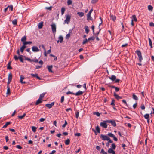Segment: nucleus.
Instances as JSON below:
<instances>
[{"mask_svg":"<svg viewBox=\"0 0 154 154\" xmlns=\"http://www.w3.org/2000/svg\"><path fill=\"white\" fill-rule=\"evenodd\" d=\"M23 56L22 55H20V56L17 57L16 55H14V57L15 60L17 61L19 59L21 62H23Z\"/></svg>","mask_w":154,"mask_h":154,"instance_id":"nucleus-1","label":"nucleus"},{"mask_svg":"<svg viewBox=\"0 0 154 154\" xmlns=\"http://www.w3.org/2000/svg\"><path fill=\"white\" fill-rule=\"evenodd\" d=\"M136 52L138 57L139 62L140 63L141 62L142 60H143V57L142 56L140 50L137 51Z\"/></svg>","mask_w":154,"mask_h":154,"instance_id":"nucleus-2","label":"nucleus"},{"mask_svg":"<svg viewBox=\"0 0 154 154\" xmlns=\"http://www.w3.org/2000/svg\"><path fill=\"white\" fill-rule=\"evenodd\" d=\"M71 17V16L69 15H67L66 16V19L64 22V24L66 23L67 24H69Z\"/></svg>","mask_w":154,"mask_h":154,"instance_id":"nucleus-3","label":"nucleus"},{"mask_svg":"<svg viewBox=\"0 0 154 154\" xmlns=\"http://www.w3.org/2000/svg\"><path fill=\"white\" fill-rule=\"evenodd\" d=\"M52 32L54 35L56 32V27L55 24L53 23L51 25Z\"/></svg>","mask_w":154,"mask_h":154,"instance_id":"nucleus-4","label":"nucleus"},{"mask_svg":"<svg viewBox=\"0 0 154 154\" xmlns=\"http://www.w3.org/2000/svg\"><path fill=\"white\" fill-rule=\"evenodd\" d=\"M100 137L104 140H107L109 139V137H108L107 136L103 135L102 134L100 135Z\"/></svg>","mask_w":154,"mask_h":154,"instance_id":"nucleus-5","label":"nucleus"},{"mask_svg":"<svg viewBox=\"0 0 154 154\" xmlns=\"http://www.w3.org/2000/svg\"><path fill=\"white\" fill-rule=\"evenodd\" d=\"M100 125L104 128H106L107 127V125L105 121H103L100 123Z\"/></svg>","mask_w":154,"mask_h":154,"instance_id":"nucleus-6","label":"nucleus"},{"mask_svg":"<svg viewBox=\"0 0 154 154\" xmlns=\"http://www.w3.org/2000/svg\"><path fill=\"white\" fill-rule=\"evenodd\" d=\"M32 50L34 52H37L39 51V50L37 47L33 46L32 47Z\"/></svg>","mask_w":154,"mask_h":154,"instance_id":"nucleus-7","label":"nucleus"},{"mask_svg":"<svg viewBox=\"0 0 154 154\" xmlns=\"http://www.w3.org/2000/svg\"><path fill=\"white\" fill-rule=\"evenodd\" d=\"M54 102H53L51 104H47L45 105V106L47 107L49 109H50L52 107V106L54 105Z\"/></svg>","mask_w":154,"mask_h":154,"instance_id":"nucleus-8","label":"nucleus"},{"mask_svg":"<svg viewBox=\"0 0 154 154\" xmlns=\"http://www.w3.org/2000/svg\"><path fill=\"white\" fill-rule=\"evenodd\" d=\"M25 78L23 75H21L20 77V82L22 84H25L26 82L23 81V80Z\"/></svg>","mask_w":154,"mask_h":154,"instance_id":"nucleus-9","label":"nucleus"},{"mask_svg":"<svg viewBox=\"0 0 154 154\" xmlns=\"http://www.w3.org/2000/svg\"><path fill=\"white\" fill-rule=\"evenodd\" d=\"M83 93V92L80 91H79L78 92H76V93H74V95L77 96H78L82 95Z\"/></svg>","mask_w":154,"mask_h":154,"instance_id":"nucleus-10","label":"nucleus"},{"mask_svg":"<svg viewBox=\"0 0 154 154\" xmlns=\"http://www.w3.org/2000/svg\"><path fill=\"white\" fill-rule=\"evenodd\" d=\"M52 67L53 66L52 65L47 66L49 72H51V73L53 72V71L52 70Z\"/></svg>","mask_w":154,"mask_h":154,"instance_id":"nucleus-11","label":"nucleus"},{"mask_svg":"<svg viewBox=\"0 0 154 154\" xmlns=\"http://www.w3.org/2000/svg\"><path fill=\"white\" fill-rule=\"evenodd\" d=\"M27 39V37L25 35L23 37H22L21 39V41L23 43V45L24 44V43L26 42V40Z\"/></svg>","mask_w":154,"mask_h":154,"instance_id":"nucleus-12","label":"nucleus"},{"mask_svg":"<svg viewBox=\"0 0 154 154\" xmlns=\"http://www.w3.org/2000/svg\"><path fill=\"white\" fill-rule=\"evenodd\" d=\"M114 96L115 97L117 100H119V99L122 98V97H121L119 96L115 92L114 93Z\"/></svg>","mask_w":154,"mask_h":154,"instance_id":"nucleus-13","label":"nucleus"},{"mask_svg":"<svg viewBox=\"0 0 154 154\" xmlns=\"http://www.w3.org/2000/svg\"><path fill=\"white\" fill-rule=\"evenodd\" d=\"M11 61L9 62L7 64V69H12V68L11 66L10 65L11 63Z\"/></svg>","mask_w":154,"mask_h":154,"instance_id":"nucleus-14","label":"nucleus"},{"mask_svg":"<svg viewBox=\"0 0 154 154\" xmlns=\"http://www.w3.org/2000/svg\"><path fill=\"white\" fill-rule=\"evenodd\" d=\"M43 22L42 21L40 22L38 24V28L39 29H41L42 28L43 26Z\"/></svg>","mask_w":154,"mask_h":154,"instance_id":"nucleus-15","label":"nucleus"},{"mask_svg":"<svg viewBox=\"0 0 154 154\" xmlns=\"http://www.w3.org/2000/svg\"><path fill=\"white\" fill-rule=\"evenodd\" d=\"M109 78L112 81H114L116 79V76L114 75H112L111 77H109Z\"/></svg>","mask_w":154,"mask_h":154,"instance_id":"nucleus-16","label":"nucleus"},{"mask_svg":"<svg viewBox=\"0 0 154 154\" xmlns=\"http://www.w3.org/2000/svg\"><path fill=\"white\" fill-rule=\"evenodd\" d=\"M85 32L87 34H88L89 32V29L88 28V27L87 26H85Z\"/></svg>","mask_w":154,"mask_h":154,"instance_id":"nucleus-17","label":"nucleus"},{"mask_svg":"<svg viewBox=\"0 0 154 154\" xmlns=\"http://www.w3.org/2000/svg\"><path fill=\"white\" fill-rule=\"evenodd\" d=\"M110 123L113 127H116V123L114 120H112Z\"/></svg>","mask_w":154,"mask_h":154,"instance_id":"nucleus-18","label":"nucleus"},{"mask_svg":"<svg viewBox=\"0 0 154 154\" xmlns=\"http://www.w3.org/2000/svg\"><path fill=\"white\" fill-rule=\"evenodd\" d=\"M11 123V122H7L3 126V128H6L7 126L10 124Z\"/></svg>","mask_w":154,"mask_h":154,"instance_id":"nucleus-19","label":"nucleus"},{"mask_svg":"<svg viewBox=\"0 0 154 154\" xmlns=\"http://www.w3.org/2000/svg\"><path fill=\"white\" fill-rule=\"evenodd\" d=\"M46 94V93L45 92L41 94L39 96V98L41 99H42L44 97L45 95Z\"/></svg>","mask_w":154,"mask_h":154,"instance_id":"nucleus-20","label":"nucleus"},{"mask_svg":"<svg viewBox=\"0 0 154 154\" xmlns=\"http://www.w3.org/2000/svg\"><path fill=\"white\" fill-rule=\"evenodd\" d=\"M26 47V46L24 45L20 48V50L21 52H23L24 49Z\"/></svg>","mask_w":154,"mask_h":154,"instance_id":"nucleus-21","label":"nucleus"},{"mask_svg":"<svg viewBox=\"0 0 154 154\" xmlns=\"http://www.w3.org/2000/svg\"><path fill=\"white\" fill-rule=\"evenodd\" d=\"M91 14H90V13H88L87 15V19L88 20H91Z\"/></svg>","mask_w":154,"mask_h":154,"instance_id":"nucleus-22","label":"nucleus"},{"mask_svg":"<svg viewBox=\"0 0 154 154\" xmlns=\"http://www.w3.org/2000/svg\"><path fill=\"white\" fill-rule=\"evenodd\" d=\"M77 14L80 17H83L84 15V13L83 12H77Z\"/></svg>","mask_w":154,"mask_h":154,"instance_id":"nucleus-23","label":"nucleus"},{"mask_svg":"<svg viewBox=\"0 0 154 154\" xmlns=\"http://www.w3.org/2000/svg\"><path fill=\"white\" fill-rule=\"evenodd\" d=\"M42 99L39 98L38 99L37 101L35 103V105H37L41 103L42 101L41 100Z\"/></svg>","mask_w":154,"mask_h":154,"instance_id":"nucleus-24","label":"nucleus"},{"mask_svg":"<svg viewBox=\"0 0 154 154\" xmlns=\"http://www.w3.org/2000/svg\"><path fill=\"white\" fill-rule=\"evenodd\" d=\"M148 8L149 11H150L152 12V11L153 7L151 5H149L148 6Z\"/></svg>","mask_w":154,"mask_h":154,"instance_id":"nucleus-25","label":"nucleus"},{"mask_svg":"<svg viewBox=\"0 0 154 154\" xmlns=\"http://www.w3.org/2000/svg\"><path fill=\"white\" fill-rule=\"evenodd\" d=\"M132 20H133V21H135L136 22L137 21V19L135 15H133L132 16Z\"/></svg>","mask_w":154,"mask_h":154,"instance_id":"nucleus-26","label":"nucleus"},{"mask_svg":"<svg viewBox=\"0 0 154 154\" xmlns=\"http://www.w3.org/2000/svg\"><path fill=\"white\" fill-rule=\"evenodd\" d=\"M12 74L11 73H10L9 74L8 77V80H12Z\"/></svg>","mask_w":154,"mask_h":154,"instance_id":"nucleus-27","label":"nucleus"},{"mask_svg":"<svg viewBox=\"0 0 154 154\" xmlns=\"http://www.w3.org/2000/svg\"><path fill=\"white\" fill-rule=\"evenodd\" d=\"M148 40H149V45L150 46L151 48H152V41H151V39H150V38H148Z\"/></svg>","mask_w":154,"mask_h":154,"instance_id":"nucleus-28","label":"nucleus"},{"mask_svg":"<svg viewBox=\"0 0 154 154\" xmlns=\"http://www.w3.org/2000/svg\"><path fill=\"white\" fill-rule=\"evenodd\" d=\"M7 87L8 89H7L6 94H10V88L9 85H7Z\"/></svg>","mask_w":154,"mask_h":154,"instance_id":"nucleus-29","label":"nucleus"},{"mask_svg":"<svg viewBox=\"0 0 154 154\" xmlns=\"http://www.w3.org/2000/svg\"><path fill=\"white\" fill-rule=\"evenodd\" d=\"M70 140L69 139H68L66 140V141L65 142V143L66 145H68L70 143Z\"/></svg>","mask_w":154,"mask_h":154,"instance_id":"nucleus-30","label":"nucleus"},{"mask_svg":"<svg viewBox=\"0 0 154 154\" xmlns=\"http://www.w3.org/2000/svg\"><path fill=\"white\" fill-rule=\"evenodd\" d=\"M26 113H24L23 115L22 116H18V118L19 119H23L26 116Z\"/></svg>","mask_w":154,"mask_h":154,"instance_id":"nucleus-31","label":"nucleus"},{"mask_svg":"<svg viewBox=\"0 0 154 154\" xmlns=\"http://www.w3.org/2000/svg\"><path fill=\"white\" fill-rule=\"evenodd\" d=\"M132 97L133 99L135 100H138V98L134 94H133L132 95Z\"/></svg>","mask_w":154,"mask_h":154,"instance_id":"nucleus-32","label":"nucleus"},{"mask_svg":"<svg viewBox=\"0 0 154 154\" xmlns=\"http://www.w3.org/2000/svg\"><path fill=\"white\" fill-rule=\"evenodd\" d=\"M144 117L146 119H149V114H146L144 116Z\"/></svg>","mask_w":154,"mask_h":154,"instance_id":"nucleus-33","label":"nucleus"},{"mask_svg":"<svg viewBox=\"0 0 154 154\" xmlns=\"http://www.w3.org/2000/svg\"><path fill=\"white\" fill-rule=\"evenodd\" d=\"M110 17L113 21H114L116 19V17L115 16H113L112 14L110 15Z\"/></svg>","mask_w":154,"mask_h":154,"instance_id":"nucleus-34","label":"nucleus"},{"mask_svg":"<svg viewBox=\"0 0 154 154\" xmlns=\"http://www.w3.org/2000/svg\"><path fill=\"white\" fill-rule=\"evenodd\" d=\"M37 129V128L35 126H32V131L34 132H35L36 131V130Z\"/></svg>","mask_w":154,"mask_h":154,"instance_id":"nucleus-35","label":"nucleus"},{"mask_svg":"<svg viewBox=\"0 0 154 154\" xmlns=\"http://www.w3.org/2000/svg\"><path fill=\"white\" fill-rule=\"evenodd\" d=\"M96 130L97 131V132L100 133V130L99 127L98 126L96 127Z\"/></svg>","mask_w":154,"mask_h":154,"instance_id":"nucleus-36","label":"nucleus"},{"mask_svg":"<svg viewBox=\"0 0 154 154\" xmlns=\"http://www.w3.org/2000/svg\"><path fill=\"white\" fill-rule=\"evenodd\" d=\"M32 42L31 41H26L24 43V45L26 46V45L28 44H31L32 43Z\"/></svg>","mask_w":154,"mask_h":154,"instance_id":"nucleus-37","label":"nucleus"},{"mask_svg":"<svg viewBox=\"0 0 154 154\" xmlns=\"http://www.w3.org/2000/svg\"><path fill=\"white\" fill-rule=\"evenodd\" d=\"M12 23L14 25H16L17 24V20L16 19H15L12 22Z\"/></svg>","mask_w":154,"mask_h":154,"instance_id":"nucleus-38","label":"nucleus"},{"mask_svg":"<svg viewBox=\"0 0 154 154\" xmlns=\"http://www.w3.org/2000/svg\"><path fill=\"white\" fill-rule=\"evenodd\" d=\"M60 42V43H62L63 40V38L62 36H60L59 38Z\"/></svg>","mask_w":154,"mask_h":154,"instance_id":"nucleus-39","label":"nucleus"},{"mask_svg":"<svg viewBox=\"0 0 154 154\" xmlns=\"http://www.w3.org/2000/svg\"><path fill=\"white\" fill-rule=\"evenodd\" d=\"M65 8L64 7H62L61 8V14L62 15H63L64 14V13L65 11Z\"/></svg>","mask_w":154,"mask_h":154,"instance_id":"nucleus-40","label":"nucleus"},{"mask_svg":"<svg viewBox=\"0 0 154 154\" xmlns=\"http://www.w3.org/2000/svg\"><path fill=\"white\" fill-rule=\"evenodd\" d=\"M113 150L111 148H109L108 151V152L109 153H111L113 152Z\"/></svg>","mask_w":154,"mask_h":154,"instance_id":"nucleus-41","label":"nucleus"},{"mask_svg":"<svg viewBox=\"0 0 154 154\" xmlns=\"http://www.w3.org/2000/svg\"><path fill=\"white\" fill-rule=\"evenodd\" d=\"M95 39V37L93 36L89 38H88V41H89L90 40H94Z\"/></svg>","mask_w":154,"mask_h":154,"instance_id":"nucleus-42","label":"nucleus"},{"mask_svg":"<svg viewBox=\"0 0 154 154\" xmlns=\"http://www.w3.org/2000/svg\"><path fill=\"white\" fill-rule=\"evenodd\" d=\"M72 2L71 0H68L67 2L68 5H70L72 4Z\"/></svg>","mask_w":154,"mask_h":154,"instance_id":"nucleus-43","label":"nucleus"},{"mask_svg":"<svg viewBox=\"0 0 154 154\" xmlns=\"http://www.w3.org/2000/svg\"><path fill=\"white\" fill-rule=\"evenodd\" d=\"M100 153L102 154H107V153L103 149H102Z\"/></svg>","mask_w":154,"mask_h":154,"instance_id":"nucleus-44","label":"nucleus"},{"mask_svg":"<svg viewBox=\"0 0 154 154\" xmlns=\"http://www.w3.org/2000/svg\"><path fill=\"white\" fill-rule=\"evenodd\" d=\"M8 8H9L10 9H11V11H12L13 9V6L12 5H8Z\"/></svg>","mask_w":154,"mask_h":154,"instance_id":"nucleus-45","label":"nucleus"},{"mask_svg":"<svg viewBox=\"0 0 154 154\" xmlns=\"http://www.w3.org/2000/svg\"><path fill=\"white\" fill-rule=\"evenodd\" d=\"M88 41V39H87L86 38L84 40L82 43V45H84Z\"/></svg>","mask_w":154,"mask_h":154,"instance_id":"nucleus-46","label":"nucleus"},{"mask_svg":"<svg viewBox=\"0 0 154 154\" xmlns=\"http://www.w3.org/2000/svg\"><path fill=\"white\" fill-rule=\"evenodd\" d=\"M64 100V96H62L61 97L60 102L61 103H62L63 102Z\"/></svg>","mask_w":154,"mask_h":154,"instance_id":"nucleus-47","label":"nucleus"},{"mask_svg":"<svg viewBox=\"0 0 154 154\" xmlns=\"http://www.w3.org/2000/svg\"><path fill=\"white\" fill-rule=\"evenodd\" d=\"M94 115H96L97 116H100V114L98 112H94Z\"/></svg>","mask_w":154,"mask_h":154,"instance_id":"nucleus-48","label":"nucleus"},{"mask_svg":"<svg viewBox=\"0 0 154 154\" xmlns=\"http://www.w3.org/2000/svg\"><path fill=\"white\" fill-rule=\"evenodd\" d=\"M108 135L111 137H113L115 135L112 133H109L108 134Z\"/></svg>","mask_w":154,"mask_h":154,"instance_id":"nucleus-49","label":"nucleus"},{"mask_svg":"<svg viewBox=\"0 0 154 154\" xmlns=\"http://www.w3.org/2000/svg\"><path fill=\"white\" fill-rule=\"evenodd\" d=\"M115 100H114L113 99L112 100V102L111 103V105L112 106H115V104L114 103Z\"/></svg>","mask_w":154,"mask_h":154,"instance_id":"nucleus-50","label":"nucleus"},{"mask_svg":"<svg viewBox=\"0 0 154 154\" xmlns=\"http://www.w3.org/2000/svg\"><path fill=\"white\" fill-rule=\"evenodd\" d=\"M67 124V122L66 120H65V123L63 125L62 127L63 128H65Z\"/></svg>","mask_w":154,"mask_h":154,"instance_id":"nucleus-51","label":"nucleus"},{"mask_svg":"<svg viewBox=\"0 0 154 154\" xmlns=\"http://www.w3.org/2000/svg\"><path fill=\"white\" fill-rule=\"evenodd\" d=\"M140 107L142 110H143L145 109V107L144 105L143 104H142L141 105Z\"/></svg>","mask_w":154,"mask_h":154,"instance_id":"nucleus-52","label":"nucleus"},{"mask_svg":"<svg viewBox=\"0 0 154 154\" xmlns=\"http://www.w3.org/2000/svg\"><path fill=\"white\" fill-rule=\"evenodd\" d=\"M31 75L33 77H35V78H36V77L38 75V74H31Z\"/></svg>","mask_w":154,"mask_h":154,"instance_id":"nucleus-53","label":"nucleus"},{"mask_svg":"<svg viewBox=\"0 0 154 154\" xmlns=\"http://www.w3.org/2000/svg\"><path fill=\"white\" fill-rule=\"evenodd\" d=\"M74 93L71 92H70V91H69L66 93V94L67 95H68L69 94H72L74 95Z\"/></svg>","mask_w":154,"mask_h":154,"instance_id":"nucleus-54","label":"nucleus"},{"mask_svg":"<svg viewBox=\"0 0 154 154\" xmlns=\"http://www.w3.org/2000/svg\"><path fill=\"white\" fill-rule=\"evenodd\" d=\"M112 147L113 149H115L116 148V146L114 144L112 143Z\"/></svg>","mask_w":154,"mask_h":154,"instance_id":"nucleus-55","label":"nucleus"},{"mask_svg":"<svg viewBox=\"0 0 154 154\" xmlns=\"http://www.w3.org/2000/svg\"><path fill=\"white\" fill-rule=\"evenodd\" d=\"M70 36V34L69 33L66 35V38L67 39H68L69 38Z\"/></svg>","mask_w":154,"mask_h":154,"instance_id":"nucleus-56","label":"nucleus"},{"mask_svg":"<svg viewBox=\"0 0 154 154\" xmlns=\"http://www.w3.org/2000/svg\"><path fill=\"white\" fill-rule=\"evenodd\" d=\"M79 112H77L75 113V116L76 118H78L79 116Z\"/></svg>","mask_w":154,"mask_h":154,"instance_id":"nucleus-57","label":"nucleus"},{"mask_svg":"<svg viewBox=\"0 0 154 154\" xmlns=\"http://www.w3.org/2000/svg\"><path fill=\"white\" fill-rule=\"evenodd\" d=\"M98 0H92L91 1V3L92 4H94L97 2Z\"/></svg>","mask_w":154,"mask_h":154,"instance_id":"nucleus-58","label":"nucleus"},{"mask_svg":"<svg viewBox=\"0 0 154 154\" xmlns=\"http://www.w3.org/2000/svg\"><path fill=\"white\" fill-rule=\"evenodd\" d=\"M26 60L29 61V62H32L33 61V59H32V60H31V59H30L29 58H27L26 59Z\"/></svg>","mask_w":154,"mask_h":154,"instance_id":"nucleus-59","label":"nucleus"},{"mask_svg":"<svg viewBox=\"0 0 154 154\" xmlns=\"http://www.w3.org/2000/svg\"><path fill=\"white\" fill-rule=\"evenodd\" d=\"M122 102L124 103L126 105V106H128V105L127 104V102H126V101L125 100H122Z\"/></svg>","mask_w":154,"mask_h":154,"instance_id":"nucleus-60","label":"nucleus"},{"mask_svg":"<svg viewBox=\"0 0 154 154\" xmlns=\"http://www.w3.org/2000/svg\"><path fill=\"white\" fill-rule=\"evenodd\" d=\"M45 119L42 118L40 119L39 121L40 122H43L45 120Z\"/></svg>","mask_w":154,"mask_h":154,"instance_id":"nucleus-61","label":"nucleus"},{"mask_svg":"<svg viewBox=\"0 0 154 154\" xmlns=\"http://www.w3.org/2000/svg\"><path fill=\"white\" fill-rule=\"evenodd\" d=\"M16 147L20 149H21L22 148V147H21L20 145H17L16 146Z\"/></svg>","mask_w":154,"mask_h":154,"instance_id":"nucleus-62","label":"nucleus"},{"mask_svg":"<svg viewBox=\"0 0 154 154\" xmlns=\"http://www.w3.org/2000/svg\"><path fill=\"white\" fill-rule=\"evenodd\" d=\"M75 136H80L81 135L80 133H76L75 134Z\"/></svg>","mask_w":154,"mask_h":154,"instance_id":"nucleus-63","label":"nucleus"},{"mask_svg":"<svg viewBox=\"0 0 154 154\" xmlns=\"http://www.w3.org/2000/svg\"><path fill=\"white\" fill-rule=\"evenodd\" d=\"M149 26H150L154 27V23L152 22H150L149 23Z\"/></svg>","mask_w":154,"mask_h":154,"instance_id":"nucleus-64","label":"nucleus"}]
</instances>
